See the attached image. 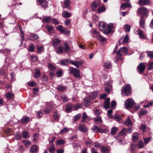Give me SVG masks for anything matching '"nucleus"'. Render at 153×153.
<instances>
[{"instance_id": "nucleus-56", "label": "nucleus", "mask_w": 153, "mask_h": 153, "mask_svg": "<svg viewBox=\"0 0 153 153\" xmlns=\"http://www.w3.org/2000/svg\"><path fill=\"white\" fill-rule=\"evenodd\" d=\"M128 36L127 35L125 36V37L124 38L123 41V43H127L128 42Z\"/></svg>"}, {"instance_id": "nucleus-34", "label": "nucleus", "mask_w": 153, "mask_h": 153, "mask_svg": "<svg viewBox=\"0 0 153 153\" xmlns=\"http://www.w3.org/2000/svg\"><path fill=\"white\" fill-rule=\"evenodd\" d=\"M0 52L4 53L5 56H9L10 54V51L7 49L4 50H0Z\"/></svg>"}, {"instance_id": "nucleus-18", "label": "nucleus", "mask_w": 153, "mask_h": 153, "mask_svg": "<svg viewBox=\"0 0 153 153\" xmlns=\"http://www.w3.org/2000/svg\"><path fill=\"white\" fill-rule=\"evenodd\" d=\"M55 51L56 53L58 54H60L64 52L63 48L60 45L58 47L56 48H55Z\"/></svg>"}, {"instance_id": "nucleus-28", "label": "nucleus", "mask_w": 153, "mask_h": 153, "mask_svg": "<svg viewBox=\"0 0 153 153\" xmlns=\"http://www.w3.org/2000/svg\"><path fill=\"white\" fill-rule=\"evenodd\" d=\"M30 39L31 40L34 41L37 40L39 39V37L36 34L31 33L30 35Z\"/></svg>"}, {"instance_id": "nucleus-51", "label": "nucleus", "mask_w": 153, "mask_h": 153, "mask_svg": "<svg viewBox=\"0 0 153 153\" xmlns=\"http://www.w3.org/2000/svg\"><path fill=\"white\" fill-rule=\"evenodd\" d=\"M61 97L64 102H65L68 101V99L65 95H61Z\"/></svg>"}, {"instance_id": "nucleus-2", "label": "nucleus", "mask_w": 153, "mask_h": 153, "mask_svg": "<svg viewBox=\"0 0 153 153\" xmlns=\"http://www.w3.org/2000/svg\"><path fill=\"white\" fill-rule=\"evenodd\" d=\"M69 71L70 74H72L73 76L77 79H80V71L76 68L69 67Z\"/></svg>"}, {"instance_id": "nucleus-59", "label": "nucleus", "mask_w": 153, "mask_h": 153, "mask_svg": "<svg viewBox=\"0 0 153 153\" xmlns=\"http://www.w3.org/2000/svg\"><path fill=\"white\" fill-rule=\"evenodd\" d=\"M34 46L33 44H31L29 46L28 51L30 52H33L34 51Z\"/></svg>"}, {"instance_id": "nucleus-9", "label": "nucleus", "mask_w": 153, "mask_h": 153, "mask_svg": "<svg viewBox=\"0 0 153 153\" xmlns=\"http://www.w3.org/2000/svg\"><path fill=\"white\" fill-rule=\"evenodd\" d=\"M128 7L129 8L132 7V6L131 5L130 2H129L124 3L121 4L120 9L122 10H124Z\"/></svg>"}, {"instance_id": "nucleus-25", "label": "nucleus", "mask_w": 153, "mask_h": 153, "mask_svg": "<svg viewBox=\"0 0 153 153\" xmlns=\"http://www.w3.org/2000/svg\"><path fill=\"white\" fill-rule=\"evenodd\" d=\"M106 10L105 7L103 5L99 7L97 10V12L99 13H100L105 12Z\"/></svg>"}, {"instance_id": "nucleus-4", "label": "nucleus", "mask_w": 153, "mask_h": 153, "mask_svg": "<svg viewBox=\"0 0 153 153\" xmlns=\"http://www.w3.org/2000/svg\"><path fill=\"white\" fill-rule=\"evenodd\" d=\"M93 131L95 132H99L100 133H106L108 131L107 129L101 128L97 127L96 125L94 126L92 128Z\"/></svg>"}, {"instance_id": "nucleus-27", "label": "nucleus", "mask_w": 153, "mask_h": 153, "mask_svg": "<svg viewBox=\"0 0 153 153\" xmlns=\"http://www.w3.org/2000/svg\"><path fill=\"white\" fill-rule=\"evenodd\" d=\"M138 138V134L136 132L133 133L132 137V140L134 142L137 141Z\"/></svg>"}, {"instance_id": "nucleus-11", "label": "nucleus", "mask_w": 153, "mask_h": 153, "mask_svg": "<svg viewBox=\"0 0 153 153\" xmlns=\"http://www.w3.org/2000/svg\"><path fill=\"white\" fill-rule=\"evenodd\" d=\"M70 62L72 64L75 65L78 68H79L80 66L83 63V62L82 61H74L71 60Z\"/></svg>"}, {"instance_id": "nucleus-12", "label": "nucleus", "mask_w": 153, "mask_h": 153, "mask_svg": "<svg viewBox=\"0 0 153 153\" xmlns=\"http://www.w3.org/2000/svg\"><path fill=\"white\" fill-rule=\"evenodd\" d=\"M70 61L71 60L68 59H62L59 61V63L62 65H67L68 64L70 63Z\"/></svg>"}, {"instance_id": "nucleus-19", "label": "nucleus", "mask_w": 153, "mask_h": 153, "mask_svg": "<svg viewBox=\"0 0 153 153\" xmlns=\"http://www.w3.org/2000/svg\"><path fill=\"white\" fill-rule=\"evenodd\" d=\"M79 130L81 131L85 132L87 131L86 127L83 124H80L78 128Z\"/></svg>"}, {"instance_id": "nucleus-13", "label": "nucleus", "mask_w": 153, "mask_h": 153, "mask_svg": "<svg viewBox=\"0 0 153 153\" xmlns=\"http://www.w3.org/2000/svg\"><path fill=\"white\" fill-rule=\"evenodd\" d=\"M146 65L143 63H140L137 67V68L140 73H142L145 70Z\"/></svg>"}, {"instance_id": "nucleus-50", "label": "nucleus", "mask_w": 153, "mask_h": 153, "mask_svg": "<svg viewBox=\"0 0 153 153\" xmlns=\"http://www.w3.org/2000/svg\"><path fill=\"white\" fill-rule=\"evenodd\" d=\"M125 31L126 32H128L130 31L131 26L128 25H125Z\"/></svg>"}, {"instance_id": "nucleus-60", "label": "nucleus", "mask_w": 153, "mask_h": 153, "mask_svg": "<svg viewBox=\"0 0 153 153\" xmlns=\"http://www.w3.org/2000/svg\"><path fill=\"white\" fill-rule=\"evenodd\" d=\"M71 22V19H67L64 21V23L65 25L69 26Z\"/></svg>"}, {"instance_id": "nucleus-14", "label": "nucleus", "mask_w": 153, "mask_h": 153, "mask_svg": "<svg viewBox=\"0 0 153 153\" xmlns=\"http://www.w3.org/2000/svg\"><path fill=\"white\" fill-rule=\"evenodd\" d=\"M138 4L141 6L148 5L150 4L149 0H139Z\"/></svg>"}, {"instance_id": "nucleus-42", "label": "nucleus", "mask_w": 153, "mask_h": 153, "mask_svg": "<svg viewBox=\"0 0 153 153\" xmlns=\"http://www.w3.org/2000/svg\"><path fill=\"white\" fill-rule=\"evenodd\" d=\"M6 96L8 99H10L13 98L14 94L12 93L8 92L6 94Z\"/></svg>"}, {"instance_id": "nucleus-54", "label": "nucleus", "mask_w": 153, "mask_h": 153, "mask_svg": "<svg viewBox=\"0 0 153 153\" xmlns=\"http://www.w3.org/2000/svg\"><path fill=\"white\" fill-rule=\"evenodd\" d=\"M38 52H41L44 50V48L43 46H37V47Z\"/></svg>"}, {"instance_id": "nucleus-53", "label": "nucleus", "mask_w": 153, "mask_h": 153, "mask_svg": "<svg viewBox=\"0 0 153 153\" xmlns=\"http://www.w3.org/2000/svg\"><path fill=\"white\" fill-rule=\"evenodd\" d=\"M148 68L149 70L153 69V62H149L148 65Z\"/></svg>"}, {"instance_id": "nucleus-57", "label": "nucleus", "mask_w": 153, "mask_h": 153, "mask_svg": "<svg viewBox=\"0 0 153 153\" xmlns=\"http://www.w3.org/2000/svg\"><path fill=\"white\" fill-rule=\"evenodd\" d=\"M56 28L57 30H59L61 33H64V30L63 29V27L62 25L57 26Z\"/></svg>"}, {"instance_id": "nucleus-6", "label": "nucleus", "mask_w": 153, "mask_h": 153, "mask_svg": "<svg viewBox=\"0 0 153 153\" xmlns=\"http://www.w3.org/2000/svg\"><path fill=\"white\" fill-rule=\"evenodd\" d=\"M134 105L133 100L131 99H128L125 102V107L126 108H132Z\"/></svg>"}, {"instance_id": "nucleus-3", "label": "nucleus", "mask_w": 153, "mask_h": 153, "mask_svg": "<svg viewBox=\"0 0 153 153\" xmlns=\"http://www.w3.org/2000/svg\"><path fill=\"white\" fill-rule=\"evenodd\" d=\"M131 91V87L129 85L124 86L123 89L122 90L121 93L124 96H128L130 94Z\"/></svg>"}, {"instance_id": "nucleus-58", "label": "nucleus", "mask_w": 153, "mask_h": 153, "mask_svg": "<svg viewBox=\"0 0 153 153\" xmlns=\"http://www.w3.org/2000/svg\"><path fill=\"white\" fill-rule=\"evenodd\" d=\"M69 131V129L67 128H65L63 129L62 130L59 132L60 134H62L64 133H66Z\"/></svg>"}, {"instance_id": "nucleus-23", "label": "nucleus", "mask_w": 153, "mask_h": 153, "mask_svg": "<svg viewBox=\"0 0 153 153\" xmlns=\"http://www.w3.org/2000/svg\"><path fill=\"white\" fill-rule=\"evenodd\" d=\"M30 120L29 117H26L23 116L21 120V123L22 124H25L26 123H28Z\"/></svg>"}, {"instance_id": "nucleus-45", "label": "nucleus", "mask_w": 153, "mask_h": 153, "mask_svg": "<svg viewBox=\"0 0 153 153\" xmlns=\"http://www.w3.org/2000/svg\"><path fill=\"white\" fill-rule=\"evenodd\" d=\"M125 124L128 126H131L132 124L131 120L129 118H127L125 122Z\"/></svg>"}, {"instance_id": "nucleus-8", "label": "nucleus", "mask_w": 153, "mask_h": 153, "mask_svg": "<svg viewBox=\"0 0 153 153\" xmlns=\"http://www.w3.org/2000/svg\"><path fill=\"white\" fill-rule=\"evenodd\" d=\"M138 12L146 16H148V12L147 8L145 7H140L138 9Z\"/></svg>"}, {"instance_id": "nucleus-52", "label": "nucleus", "mask_w": 153, "mask_h": 153, "mask_svg": "<svg viewBox=\"0 0 153 153\" xmlns=\"http://www.w3.org/2000/svg\"><path fill=\"white\" fill-rule=\"evenodd\" d=\"M22 134L23 137L24 138H27L29 137L28 132L26 131H23Z\"/></svg>"}, {"instance_id": "nucleus-46", "label": "nucleus", "mask_w": 153, "mask_h": 153, "mask_svg": "<svg viewBox=\"0 0 153 153\" xmlns=\"http://www.w3.org/2000/svg\"><path fill=\"white\" fill-rule=\"evenodd\" d=\"M63 71L61 70H58L56 72V75L57 77H60L62 76L63 75Z\"/></svg>"}, {"instance_id": "nucleus-16", "label": "nucleus", "mask_w": 153, "mask_h": 153, "mask_svg": "<svg viewBox=\"0 0 153 153\" xmlns=\"http://www.w3.org/2000/svg\"><path fill=\"white\" fill-rule=\"evenodd\" d=\"M110 101L109 98H106L105 99L104 102V107L106 109H108L110 108Z\"/></svg>"}, {"instance_id": "nucleus-49", "label": "nucleus", "mask_w": 153, "mask_h": 153, "mask_svg": "<svg viewBox=\"0 0 153 153\" xmlns=\"http://www.w3.org/2000/svg\"><path fill=\"white\" fill-rule=\"evenodd\" d=\"M49 150L51 153H54L55 152L54 146L53 144L49 148Z\"/></svg>"}, {"instance_id": "nucleus-15", "label": "nucleus", "mask_w": 153, "mask_h": 153, "mask_svg": "<svg viewBox=\"0 0 153 153\" xmlns=\"http://www.w3.org/2000/svg\"><path fill=\"white\" fill-rule=\"evenodd\" d=\"M37 1L45 9L48 7L47 2L45 0H37Z\"/></svg>"}, {"instance_id": "nucleus-38", "label": "nucleus", "mask_w": 153, "mask_h": 153, "mask_svg": "<svg viewBox=\"0 0 153 153\" xmlns=\"http://www.w3.org/2000/svg\"><path fill=\"white\" fill-rule=\"evenodd\" d=\"M40 76V70L39 69H37L34 75V76L35 78H38Z\"/></svg>"}, {"instance_id": "nucleus-39", "label": "nucleus", "mask_w": 153, "mask_h": 153, "mask_svg": "<svg viewBox=\"0 0 153 153\" xmlns=\"http://www.w3.org/2000/svg\"><path fill=\"white\" fill-rule=\"evenodd\" d=\"M73 107L72 105L69 104L68 105L66 108V111L68 112H70L71 111V109Z\"/></svg>"}, {"instance_id": "nucleus-48", "label": "nucleus", "mask_w": 153, "mask_h": 153, "mask_svg": "<svg viewBox=\"0 0 153 153\" xmlns=\"http://www.w3.org/2000/svg\"><path fill=\"white\" fill-rule=\"evenodd\" d=\"M66 88V87L62 85L59 86L57 88L58 90L60 91H63Z\"/></svg>"}, {"instance_id": "nucleus-30", "label": "nucleus", "mask_w": 153, "mask_h": 153, "mask_svg": "<svg viewBox=\"0 0 153 153\" xmlns=\"http://www.w3.org/2000/svg\"><path fill=\"white\" fill-rule=\"evenodd\" d=\"M83 117L82 122L85 123L87 122L88 119V116L87 115L86 113L85 112H83Z\"/></svg>"}, {"instance_id": "nucleus-63", "label": "nucleus", "mask_w": 153, "mask_h": 153, "mask_svg": "<svg viewBox=\"0 0 153 153\" xmlns=\"http://www.w3.org/2000/svg\"><path fill=\"white\" fill-rule=\"evenodd\" d=\"M81 105L80 104H77L74 105V110H76L80 108Z\"/></svg>"}, {"instance_id": "nucleus-7", "label": "nucleus", "mask_w": 153, "mask_h": 153, "mask_svg": "<svg viewBox=\"0 0 153 153\" xmlns=\"http://www.w3.org/2000/svg\"><path fill=\"white\" fill-rule=\"evenodd\" d=\"M128 49L127 47H124L121 48L119 51L117 52V57L119 56L120 57L122 56L121 53L125 54H127Z\"/></svg>"}, {"instance_id": "nucleus-36", "label": "nucleus", "mask_w": 153, "mask_h": 153, "mask_svg": "<svg viewBox=\"0 0 153 153\" xmlns=\"http://www.w3.org/2000/svg\"><path fill=\"white\" fill-rule=\"evenodd\" d=\"M96 39L98 41H99L102 42H105L106 40V39L102 36L100 34L99 35V36H98L96 38Z\"/></svg>"}, {"instance_id": "nucleus-17", "label": "nucleus", "mask_w": 153, "mask_h": 153, "mask_svg": "<svg viewBox=\"0 0 153 153\" xmlns=\"http://www.w3.org/2000/svg\"><path fill=\"white\" fill-rule=\"evenodd\" d=\"M145 20L144 17L142 16L140 21V25L143 29L145 28Z\"/></svg>"}, {"instance_id": "nucleus-55", "label": "nucleus", "mask_w": 153, "mask_h": 153, "mask_svg": "<svg viewBox=\"0 0 153 153\" xmlns=\"http://www.w3.org/2000/svg\"><path fill=\"white\" fill-rule=\"evenodd\" d=\"M27 84L28 85L32 87L35 86L36 85V84L34 81L28 82Z\"/></svg>"}, {"instance_id": "nucleus-64", "label": "nucleus", "mask_w": 153, "mask_h": 153, "mask_svg": "<svg viewBox=\"0 0 153 153\" xmlns=\"http://www.w3.org/2000/svg\"><path fill=\"white\" fill-rule=\"evenodd\" d=\"M147 56L150 58H153V51L147 52Z\"/></svg>"}, {"instance_id": "nucleus-62", "label": "nucleus", "mask_w": 153, "mask_h": 153, "mask_svg": "<svg viewBox=\"0 0 153 153\" xmlns=\"http://www.w3.org/2000/svg\"><path fill=\"white\" fill-rule=\"evenodd\" d=\"M127 129L126 128H123L122 130L119 132V134L120 135H124L126 133Z\"/></svg>"}, {"instance_id": "nucleus-32", "label": "nucleus", "mask_w": 153, "mask_h": 153, "mask_svg": "<svg viewBox=\"0 0 153 153\" xmlns=\"http://www.w3.org/2000/svg\"><path fill=\"white\" fill-rule=\"evenodd\" d=\"M100 34L97 32L95 30H94L92 33H91V36L93 38H96L99 36Z\"/></svg>"}, {"instance_id": "nucleus-1", "label": "nucleus", "mask_w": 153, "mask_h": 153, "mask_svg": "<svg viewBox=\"0 0 153 153\" xmlns=\"http://www.w3.org/2000/svg\"><path fill=\"white\" fill-rule=\"evenodd\" d=\"M97 95V93L96 92H93L90 93L89 95V98L85 97L83 100L84 105L86 106L88 105L90 102V100L91 99L95 98Z\"/></svg>"}, {"instance_id": "nucleus-61", "label": "nucleus", "mask_w": 153, "mask_h": 153, "mask_svg": "<svg viewBox=\"0 0 153 153\" xmlns=\"http://www.w3.org/2000/svg\"><path fill=\"white\" fill-rule=\"evenodd\" d=\"M22 142L26 146H29L30 144V142L27 140H23L22 141Z\"/></svg>"}, {"instance_id": "nucleus-26", "label": "nucleus", "mask_w": 153, "mask_h": 153, "mask_svg": "<svg viewBox=\"0 0 153 153\" xmlns=\"http://www.w3.org/2000/svg\"><path fill=\"white\" fill-rule=\"evenodd\" d=\"M48 67L50 71H54L56 69L54 66L50 63L48 64Z\"/></svg>"}, {"instance_id": "nucleus-21", "label": "nucleus", "mask_w": 153, "mask_h": 153, "mask_svg": "<svg viewBox=\"0 0 153 153\" xmlns=\"http://www.w3.org/2000/svg\"><path fill=\"white\" fill-rule=\"evenodd\" d=\"M95 122L98 124H100L102 123L101 118L100 116H98L94 118Z\"/></svg>"}, {"instance_id": "nucleus-31", "label": "nucleus", "mask_w": 153, "mask_h": 153, "mask_svg": "<svg viewBox=\"0 0 153 153\" xmlns=\"http://www.w3.org/2000/svg\"><path fill=\"white\" fill-rule=\"evenodd\" d=\"M51 18L49 16L45 17L42 19V22L48 23L51 22Z\"/></svg>"}, {"instance_id": "nucleus-24", "label": "nucleus", "mask_w": 153, "mask_h": 153, "mask_svg": "<svg viewBox=\"0 0 153 153\" xmlns=\"http://www.w3.org/2000/svg\"><path fill=\"white\" fill-rule=\"evenodd\" d=\"M64 48H63L64 51H65L66 52L68 53L70 51L71 48L68 45L67 43H64Z\"/></svg>"}, {"instance_id": "nucleus-43", "label": "nucleus", "mask_w": 153, "mask_h": 153, "mask_svg": "<svg viewBox=\"0 0 153 153\" xmlns=\"http://www.w3.org/2000/svg\"><path fill=\"white\" fill-rule=\"evenodd\" d=\"M104 66L106 69H109L111 68L112 66L110 63L106 62L104 63Z\"/></svg>"}, {"instance_id": "nucleus-40", "label": "nucleus", "mask_w": 153, "mask_h": 153, "mask_svg": "<svg viewBox=\"0 0 153 153\" xmlns=\"http://www.w3.org/2000/svg\"><path fill=\"white\" fill-rule=\"evenodd\" d=\"M38 149V148L37 146L34 145L33 146L30 148L31 151L32 152H36Z\"/></svg>"}, {"instance_id": "nucleus-29", "label": "nucleus", "mask_w": 153, "mask_h": 153, "mask_svg": "<svg viewBox=\"0 0 153 153\" xmlns=\"http://www.w3.org/2000/svg\"><path fill=\"white\" fill-rule=\"evenodd\" d=\"M70 4V0H65L63 4V8H65L69 7Z\"/></svg>"}, {"instance_id": "nucleus-22", "label": "nucleus", "mask_w": 153, "mask_h": 153, "mask_svg": "<svg viewBox=\"0 0 153 153\" xmlns=\"http://www.w3.org/2000/svg\"><path fill=\"white\" fill-rule=\"evenodd\" d=\"M99 29L101 30H106V26L103 22H100L99 23Z\"/></svg>"}, {"instance_id": "nucleus-37", "label": "nucleus", "mask_w": 153, "mask_h": 153, "mask_svg": "<svg viewBox=\"0 0 153 153\" xmlns=\"http://www.w3.org/2000/svg\"><path fill=\"white\" fill-rule=\"evenodd\" d=\"M118 131V128L116 127H112L111 129V133L112 135H115L116 132Z\"/></svg>"}, {"instance_id": "nucleus-33", "label": "nucleus", "mask_w": 153, "mask_h": 153, "mask_svg": "<svg viewBox=\"0 0 153 153\" xmlns=\"http://www.w3.org/2000/svg\"><path fill=\"white\" fill-rule=\"evenodd\" d=\"M137 32L140 38L144 39L145 38V36L143 34V32L142 30L139 29L137 30Z\"/></svg>"}, {"instance_id": "nucleus-41", "label": "nucleus", "mask_w": 153, "mask_h": 153, "mask_svg": "<svg viewBox=\"0 0 153 153\" xmlns=\"http://www.w3.org/2000/svg\"><path fill=\"white\" fill-rule=\"evenodd\" d=\"M101 151L103 153H109L108 148L106 146H102L101 148Z\"/></svg>"}, {"instance_id": "nucleus-10", "label": "nucleus", "mask_w": 153, "mask_h": 153, "mask_svg": "<svg viewBox=\"0 0 153 153\" xmlns=\"http://www.w3.org/2000/svg\"><path fill=\"white\" fill-rule=\"evenodd\" d=\"M114 25L112 24H108L106 28V30H105V33H110L112 31L114 28Z\"/></svg>"}, {"instance_id": "nucleus-44", "label": "nucleus", "mask_w": 153, "mask_h": 153, "mask_svg": "<svg viewBox=\"0 0 153 153\" xmlns=\"http://www.w3.org/2000/svg\"><path fill=\"white\" fill-rule=\"evenodd\" d=\"M59 114L56 111H55L53 113V118L55 120H58L59 119Z\"/></svg>"}, {"instance_id": "nucleus-35", "label": "nucleus", "mask_w": 153, "mask_h": 153, "mask_svg": "<svg viewBox=\"0 0 153 153\" xmlns=\"http://www.w3.org/2000/svg\"><path fill=\"white\" fill-rule=\"evenodd\" d=\"M72 14L70 13L67 11H64L62 13V16L65 18H69L71 16Z\"/></svg>"}, {"instance_id": "nucleus-20", "label": "nucleus", "mask_w": 153, "mask_h": 153, "mask_svg": "<svg viewBox=\"0 0 153 153\" xmlns=\"http://www.w3.org/2000/svg\"><path fill=\"white\" fill-rule=\"evenodd\" d=\"M60 40L58 39H56L53 40L52 43L54 47H56L60 42Z\"/></svg>"}, {"instance_id": "nucleus-5", "label": "nucleus", "mask_w": 153, "mask_h": 153, "mask_svg": "<svg viewBox=\"0 0 153 153\" xmlns=\"http://www.w3.org/2000/svg\"><path fill=\"white\" fill-rule=\"evenodd\" d=\"M101 4L100 1L98 0H95L91 4V10L93 11L96 10L97 8Z\"/></svg>"}, {"instance_id": "nucleus-47", "label": "nucleus", "mask_w": 153, "mask_h": 153, "mask_svg": "<svg viewBox=\"0 0 153 153\" xmlns=\"http://www.w3.org/2000/svg\"><path fill=\"white\" fill-rule=\"evenodd\" d=\"M46 27L49 33H53V28L52 26L51 25H48L46 26Z\"/></svg>"}]
</instances>
